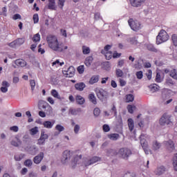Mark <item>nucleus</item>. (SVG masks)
<instances>
[{"instance_id":"obj_1","label":"nucleus","mask_w":177,"mask_h":177,"mask_svg":"<svg viewBox=\"0 0 177 177\" xmlns=\"http://www.w3.org/2000/svg\"><path fill=\"white\" fill-rule=\"evenodd\" d=\"M47 44L48 47L55 50V52H64L66 49H68L67 46H62V44L59 43L57 37L53 35H48L46 37Z\"/></svg>"},{"instance_id":"obj_2","label":"nucleus","mask_w":177,"mask_h":177,"mask_svg":"<svg viewBox=\"0 0 177 177\" xmlns=\"http://www.w3.org/2000/svg\"><path fill=\"white\" fill-rule=\"evenodd\" d=\"M109 152L111 153V156H117V154H119L124 160H128L129 156L132 155V151L129 148H121L118 152L114 149H110Z\"/></svg>"},{"instance_id":"obj_3","label":"nucleus","mask_w":177,"mask_h":177,"mask_svg":"<svg viewBox=\"0 0 177 177\" xmlns=\"http://www.w3.org/2000/svg\"><path fill=\"white\" fill-rule=\"evenodd\" d=\"M169 39V35L167 31L164 30H161L156 37V44L157 45H160L164 42H167Z\"/></svg>"},{"instance_id":"obj_4","label":"nucleus","mask_w":177,"mask_h":177,"mask_svg":"<svg viewBox=\"0 0 177 177\" xmlns=\"http://www.w3.org/2000/svg\"><path fill=\"white\" fill-rule=\"evenodd\" d=\"M160 124L162 127H164V125H169V127H172L174 123L172 122V119H171V115L167 113H164L160 119Z\"/></svg>"},{"instance_id":"obj_5","label":"nucleus","mask_w":177,"mask_h":177,"mask_svg":"<svg viewBox=\"0 0 177 177\" xmlns=\"http://www.w3.org/2000/svg\"><path fill=\"white\" fill-rule=\"evenodd\" d=\"M143 135L140 136V145L145 153V154H151V149H149V144H147V140L146 139H142Z\"/></svg>"},{"instance_id":"obj_6","label":"nucleus","mask_w":177,"mask_h":177,"mask_svg":"<svg viewBox=\"0 0 177 177\" xmlns=\"http://www.w3.org/2000/svg\"><path fill=\"white\" fill-rule=\"evenodd\" d=\"M73 154H74V151L71 152L69 150L64 151L61 160L62 164H66V162H68Z\"/></svg>"},{"instance_id":"obj_7","label":"nucleus","mask_w":177,"mask_h":177,"mask_svg":"<svg viewBox=\"0 0 177 177\" xmlns=\"http://www.w3.org/2000/svg\"><path fill=\"white\" fill-rule=\"evenodd\" d=\"M95 92L97 97L100 100H104V99H107V97H109V93L103 88L96 89Z\"/></svg>"},{"instance_id":"obj_8","label":"nucleus","mask_w":177,"mask_h":177,"mask_svg":"<svg viewBox=\"0 0 177 177\" xmlns=\"http://www.w3.org/2000/svg\"><path fill=\"white\" fill-rule=\"evenodd\" d=\"M129 25L130 26L131 30L133 31H139L140 30V23L138 21H133V19H130L128 21Z\"/></svg>"},{"instance_id":"obj_9","label":"nucleus","mask_w":177,"mask_h":177,"mask_svg":"<svg viewBox=\"0 0 177 177\" xmlns=\"http://www.w3.org/2000/svg\"><path fill=\"white\" fill-rule=\"evenodd\" d=\"M100 160H102V158L100 157L94 156V157L91 158L90 160H88V162H86L85 163V167H89V165L96 164V162L100 161Z\"/></svg>"},{"instance_id":"obj_10","label":"nucleus","mask_w":177,"mask_h":177,"mask_svg":"<svg viewBox=\"0 0 177 177\" xmlns=\"http://www.w3.org/2000/svg\"><path fill=\"white\" fill-rule=\"evenodd\" d=\"M146 0H130V3L131 6L134 8H139V6H142V3H145Z\"/></svg>"},{"instance_id":"obj_11","label":"nucleus","mask_w":177,"mask_h":177,"mask_svg":"<svg viewBox=\"0 0 177 177\" xmlns=\"http://www.w3.org/2000/svg\"><path fill=\"white\" fill-rule=\"evenodd\" d=\"M164 144L170 151H174V150H175V144L174 143V141L169 140L168 141H165Z\"/></svg>"},{"instance_id":"obj_12","label":"nucleus","mask_w":177,"mask_h":177,"mask_svg":"<svg viewBox=\"0 0 177 177\" xmlns=\"http://www.w3.org/2000/svg\"><path fill=\"white\" fill-rule=\"evenodd\" d=\"M44 152H40L39 154L33 158V162H35V164H40L41 161L44 160Z\"/></svg>"},{"instance_id":"obj_13","label":"nucleus","mask_w":177,"mask_h":177,"mask_svg":"<svg viewBox=\"0 0 177 177\" xmlns=\"http://www.w3.org/2000/svg\"><path fill=\"white\" fill-rule=\"evenodd\" d=\"M15 64L18 67H26L27 62L23 59H18L15 61Z\"/></svg>"},{"instance_id":"obj_14","label":"nucleus","mask_w":177,"mask_h":177,"mask_svg":"<svg viewBox=\"0 0 177 177\" xmlns=\"http://www.w3.org/2000/svg\"><path fill=\"white\" fill-rule=\"evenodd\" d=\"M74 74H75V69L73 66H69L66 71V77L71 78V77H74Z\"/></svg>"},{"instance_id":"obj_15","label":"nucleus","mask_w":177,"mask_h":177,"mask_svg":"<svg viewBox=\"0 0 177 177\" xmlns=\"http://www.w3.org/2000/svg\"><path fill=\"white\" fill-rule=\"evenodd\" d=\"M10 84L8 82L6 81H3L2 82V86L0 88V91L3 93H6V92H8V88H9Z\"/></svg>"},{"instance_id":"obj_16","label":"nucleus","mask_w":177,"mask_h":177,"mask_svg":"<svg viewBox=\"0 0 177 177\" xmlns=\"http://www.w3.org/2000/svg\"><path fill=\"white\" fill-rule=\"evenodd\" d=\"M50 95H53V97L55 99H58V100H63V99H64V97H62L60 95H59V93L55 89L51 90Z\"/></svg>"},{"instance_id":"obj_17","label":"nucleus","mask_w":177,"mask_h":177,"mask_svg":"<svg viewBox=\"0 0 177 177\" xmlns=\"http://www.w3.org/2000/svg\"><path fill=\"white\" fill-rule=\"evenodd\" d=\"M85 86H86L84 82H80L75 84V88L77 91H80L82 92L84 89H85Z\"/></svg>"},{"instance_id":"obj_18","label":"nucleus","mask_w":177,"mask_h":177,"mask_svg":"<svg viewBox=\"0 0 177 177\" xmlns=\"http://www.w3.org/2000/svg\"><path fill=\"white\" fill-rule=\"evenodd\" d=\"M21 41H23V39H18L17 40L13 41L12 42L8 44V46H10V48H15V46H17V45H21L22 43Z\"/></svg>"},{"instance_id":"obj_19","label":"nucleus","mask_w":177,"mask_h":177,"mask_svg":"<svg viewBox=\"0 0 177 177\" xmlns=\"http://www.w3.org/2000/svg\"><path fill=\"white\" fill-rule=\"evenodd\" d=\"M48 6L50 10H56V0H48Z\"/></svg>"},{"instance_id":"obj_20","label":"nucleus","mask_w":177,"mask_h":177,"mask_svg":"<svg viewBox=\"0 0 177 177\" xmlns=\"http://www.w3.org/2000/svg\"><path fill=\"white\" fill-rule=\"evenodd\" d=\"M82 158V155H77L73 158V160H72V168H75V165H77L78 161Z\"/></svg>"},{"instance_id":"obj_21","label":"nucleus","mask_w":177,"mask_h":177,"mask_svg":"<svg viewBox=\"0 0 177 177\" xmlns=\"http://www.w3.org/2000/svg\"><path fill=\"white\" fill-rule=\"evenodd\" d=\"M99 75H93L88 83L90 84V85H93V84H96L97 82H99Z\"/></svg>"},{"instance_id":"obj_22","label":"nucleus","mask_w":177,"mask_h":177,"mask_svg":"<svg viewBox=\"0 0 177 177\" xmlns=\"http://www.w3.org/2000/svg\"><path fill=\"white\" fill-rule=\"evenodd\" d=\"M42 109H47V113L48 114H52L53 109H52V106L49 105L47 102H44L42 105Z\"/></svg>"},{"instance_id":"obj_23","label":"nucleus","mask_w":177,"mask_h":177,"mask_svg":"<svg viewBox=\"0 0 177 177\" xmlns=\"http://www.w3.org/2000/svg\"><path fill=\"white\" fill-rule=\"evenodd\" d=\"M147 49L149 50L150 52H154L155 53H157L158 52V50L154 47V46L151 44H147L145 45Z\"/></svg>"},{"instance_id":"obj_24","label":"nucleus","mask_w":177,"mask_h":177,"mask_svg":"<svg viewBox=\"0 0 177 177\" xmlns=\"http://www.w3.org/2000/svg\"><path fill=\"white\" fill-rule=\"evenodd\" d=\"M128 127L130 132H132L133 131V128H135V123L133 122V119L129 118L128 119Z\"/></svg>"},{"instance_id":"obj_25","label":"nucleus","mask_w":177,"mask_h":177,"mask_svg":"<svg viewBox=\"0 0 177 177\" xmlns=\"http://www.w3.org/2000/svg\"><path fill=\"white\" fill-rule=\"evenodd\" d=\"M149 88L151 91V92H157L160 90V86L157 85L156 84H153L149 86Z\"/></svg>"},{"instance_id":"obj_26","label":"nucleus","mask_w":177,"mask_h":177,"mask_svg":"<svg viewBox=\"0 0 177 177\" xmlns=\"http://www.w3.org/2000/svg\"><path fill=\"white\" fill-rule=\"evenodd\" d=\"M93 62V57L89 56L86 58L84 64L87 67H89V66L92 64Z\"/></svg>"},{"instance_id":"obj_27","label":"nucleus","mask_w":177,"mask_h":177,"mask_svg":"<svg viewBox=\"0 0 177 177\" xmlns=\"http://www.w3.org/2000/svg\"><path fill=\"white\" fill-rule=\"evenodd\" d=\"M76 102L78 104H84L85 103V98L81 95H77Z\"/></svg>"},{"instance_id":"obj_28","label":"nucleus","mask_w":177,"mask_h":177,"mask_svg":"<svg viewBox=\"0 0 177 177\" xmlns=\"http://www.w3.org/2000/svg\"><path fill=\"white\" fill-rule=\"evenodd\" d=\"M82 50L83 55H89L91 53V48L86 46H82Z\"/></svg>"},{"instance_id":"obj_29","label":"nucleus","mask_w":177,"mask_h":177,"mask_svg":"<svg viewBox=\"0 0 177 177\" xmlns=\"http://www.w3.org/2000/svg\"><path fill=\"white\" fill-rule=\"evenodd\" d=\"M29 150H30V154H32V156H35V154H37V153H38V148H37V147L35 145L30 147Z\"/></svg>"},{"instance_id":"obj_30","label":"nucleus","mask_w":177,"mask_h":177,"mask_svg":"<svg viewBox=\"0 0 177 177\" xmlns=\"http://www.w3.org/2000/svg\"><path fill=\"white\" fill-rule=\"evenodd\" d=\"M88 99L93 104H97V101H96V97L95 96L94 94H89L88 95Z\"/></svg>"},{"instance_id":"obj_31","label":"nucleus","mask_w":177,"mask_h":177,"mask_svg":"<svg viewBox=\"0 0 177 177\" xmlns=\"http://www.w3.org/2000/svg\"><path fill=\"white\" fill-rule=\"evenodd\" d=\"M173 168L177 172V153L174 154L173 157Z\"/></svg>"},{"instance_id":"obj_32","label":"nucleus","mask_w":177,"mask_h":177,"mask_svg":"<svg viewBox=\"0 0 177 177\" xmlns=\"http://www.w3.org/2000/svg\"><path fill=\"white\" fill-rule=\"evenodd\" d=\"M108 138L111 139V140H117L118 138H120V135L118 133H111L108 135Z\"/></svg>"},{"instance_id":"obj_33","label":"nucleus","mask_w":177,"mask_h":177,"mask_svg":"<svg viewBox=\"0 0 177 177\" xmlns=\"http://www.w3.org/2000/svg\"><path fill=\"white\" fill-rule=\"evenodd\" d=\"M135 100V97L132 94L126 95V103H131L133 100Z\"/></svg>"},{"instance_id":"obj_34","label":"nucleus","mask_w":177,"mask_h":177,"mask_svg":"<svg viewBox=\"0 0 177 177\" xmlns=\"http://www.w3.org/2000/svg\"><path fill=\"white\" fill-rule=\"evenodd\" d=\"M43 125L44 128H48V129H50V128L53 127V123L50 121H45L43 123Z\"/></svg>"},{"instance_id":"obj_35","label":"nucleus","mask_w":177,"mask_h":177,"mask_svg":"<svg viewBox=\"0 0 177 177\" xmlns=\"http://www.w3.org/2000/svg\"><path fill=\"white\" fill-rule=\"evenodd\" d=\"M160 147H161V144L159 143L157 141H153V145H152V149L153 150H158V149H160Z\"/></svg>"},{"instance_id":"obj_36","label":"nucleus","mask_w":177,"mask_h":177,"mask_svg":"<svg viewBox=\"0 0 177 177\" xmlns=\"http://www.w3.org/2000/svg\"><path fill=\"white\" fill-rule=\"evenodd\" d=\"M102 55H104L106 60H110V59H112L113 57V52L111 51H106L104 53H102Z\"/></svg>"},{"instance_id":"obj_37","label":"nucleus","mask_w":177,"mask_h":177,"mask_svg":"<svg viewBox=\"0 0 177 177\" xmlns=\"http://www.w3.org/2000/svg\"><path fill=\"white\" fill-rule=\"evenodd\" d=\"M170 77L173 78V80H177V70L176 69H173L170 71L169 74Z\"/></svg>"},{"instance_id":"obj_38","label":"nucleus","mask_w":177,"mask_h":177,"mask_svg":"<svg viewBox=\"0 0 177 177\" xmlns=\"http://www.w3.org/2000/svg\"><path fill=\"white\" fill-rule=\"evenodd\" d=\"M111 115H114V117H117V108L115 107V105L113 104L112 107L110 110Z\"/></svg>"},{"instance_id":"obj_39","label":"nucleus","mask_w":177,"mask_h":177,"mask_svg":"<svg viewBox=\"0 0 177 177\" xmlns=\"http://www.w3.org/2000/svg\"><path fill=\"white\" fill-rule=\"evenodd\" d=\"M165 172V167L164 166H161L160 167L158 168L156 170L157 175H162Z\"/></svg>"},{"instance_id":"obj_40","label":"nucleus","mask_w":177,"mask_h":177,"mask_svg":"<svg viewBox=\"0 0 177 177\" xmlns=\"http://www.w3.org/2000/svg\"><path fill=\"white\" fill-rule=\"evenodd\" d=\"M115 74H116L117 78H121L124 77V72L121 69H116Z\"/></svg>"},{"instance_id":"obj_41","label":"nucleus","mask_w":177,"mask_h":177,"mask_svg":"<svg viewBox=\"0 0 177 177\" xmlns=\"http://www.w3.org/2000/svg\"><path fill=\"white\" fill-rule=\"evenodd\" d=\"M127 110L130 114H133V110H136V106L135 105H128Z\"/></svg>"},{"instance_id":"obj_42","label":"nucleus","mask_w":177,"mask_h":177,"mask_svg":"<svg viewBox=\"0 0 177 177\" xmlns=\"http://www.w3.org/2000/svg\"><path fill=\"white\" fill-rule=\"evenodd\" d=\"M32 41L33 42H39V41H41V35L39 33H37L33 36Z\"/></svg>"},{"instance_id":"obj_43","label":"nucleus","mask_w":177,"mask_h":177,"mask_svg":"<svg viewBox=\"0 0 177 177\" xmlns=\"http://www.w3.org/2000/svg\"><path fill=\"white\" fill-rule=\"evenodd\" d=\"M24 156H25L24 153H21L19 155H15V161H21V160H23Z\"/></svg>"},{"instance_id":"obj_44","label":"nucleus","mask_w":177,"mask_h":177,"mask_svg":"<svg viewBox=\"0 0 177 177\" xmlns=\"http://www.w3.org/2000/svg\"><path fill=\"white\" fill-rule=\"evenodd\" d=\"M64 64V62H60L59 59H57L54 62H53L52 66H55L56 67H59V66H63Z\"/></svg>"},{"instance_id":"obj_45","label":"nucleus","mask_w":177,"mask_h":177,"mask_svg":"<svg viewBox=\"0 0 177 177\" xmlns=\"http://www.w3.org/2000/svg\"><path fill=\"white\" fill-rule=\"evenodd\" d=\"M12 146H15V147H19V145H21V141L17 139V141L12 140L11 142Z\"/></svg>"},{"instance_id":"obj_46","label":"nucleus","mask_w":177,"mask_h":177,"mask_svg":"<svg viewBox=\"0 0 177 177\" xmlns=\"http://www.w3.org/2000/svg\"><path fill=\"white\" fill-rule=\"evenodd\" d=\"M162 97L163 100H167V99H169V93L168 92H163L162 93Z\"/></svg>"},{"instance_id":"obj_47","label":"nucleus","mask_w":177,"mask_h":177,"mask_svg":"<svg viewBox=\"0 0 177 177\" xmlns=\"http://www.w3.org/2000/svg\"><path fill=\"white\" fill-rule=\"evenodd\" d=\"M30 135H37L38 133V127H35L30 130Z\"/></svg>"},{"instance_id":"obj_48","label":"nucleus","mask_w":177,"mask_h":177,"mask_svg":"<svg viewBox=\"0 0 177 177\" xmlns=\"http://www.w3.org/2000/svg\"><path fill=\"white\" fill-rule=\"evenodd\" d=\"M171 40L174 46H177V35L174 34L171 35Z\"/></svg>"},{"instance_id":"obj_49","label":"nucleus","mask_w":177,"mask_h":177,"mask_svg":"<svg viewBox=\"0 0 177 177\" xmlns=\"http://www.w3.org/2000/svg\"><path fill=\"white\" fill-rule=\"evenodd\" d=\"M136 75L138 80H142V78H143V72L142 71H138L136 72Z\"/></svg>"},{"instance_id":"obj_50","label":"nucleus","mask_w":177,"mask_h":177,"mask_svg":"<svg viewBox=\"0 0 177 177\" xmlns=\"http://www.w3.org/2000/svg\"><path fill=\"white\" fill-rule=\"evenodd\" d=\"M56 131H58V132H63L64 131V127L60 125V124H57L55 127Z\"/></svg>"},{"instance_id":"obj_51","label":"nucleus","mask_w":177,"mask_h":177,"mask_svg":"<svg viewBox=\"0 0 177 177\" xmlns=\"http://www.w3.org/2000/svg\"><path fill=\"white\" fill-rule=\"evenodd\" d=\"M24 165L25 167H31V165H32V160L30 159L26 160L24 162Z\"/></svg>"},{"instance_id":"obj_52","label":"nucleus","mask_w":177,"mask_h":177,"mask_svg":"<svg viewBox=\"0 0 177 177\" xmlns=\"http://www.w3.org/2000/svg\"><path fill=\"white\" fill-rule=\"evenodd\" d=\"M109 49H111V46L108 44L105 46L104 50H102L101 53H106V52H110V50H109Z\"/></svg>"},{"instance_id":"obj_53","label":"nucleus","mask_w":177,"mask_h":177,"mask_svg":"<svg viewBox=\"0 0 177 177\" xmlns=\"http://www.w3.org/2000/svg\"><path fill=\"white\" fill-rule=\"evenodd\" d=\"M95 117H99L100 115V109L99 108H95L93 111Z\"/></svg>"},{"instance_id":"obj_54","label":"nucleus","mask_w":177,"mask_h":177,"mask_svg":"<svg viewBox=\"0 0 177 177\" xmlns=\"http://www.w3.org/2000/svg\"><path fill=\"white\" fill-rule=\"evenodd\" d=\"M48 138H49V136H48V134L45 133V131H41L40 138H41L44 140H46V139H48Z\"/></svg>"},{"instance_id":"obj_55","label":"nucleus","mask_w":177,"mask_h":177,"mask_svg":"<svg viewBox=\"0 0 177 177\" xmlns=\"http://www.w3.org/2000/svg\"><path fill=\"white\" fill-rule=\"evenodd\" d=\"M66 0H58V6L60 9H63Z\"/></svg>"},{"instance_id":"obj_56","label":"nucleus","mask_w":177,"mask_h":177,"mask_svg":"<svg viewBox=\"0 0 177 177\" xmlns=\"http://www.w3.org/2000/svg\"><path fill=\"white\" fill-rule=\"evenodd\" d=\"M33 21L35 24H37V23H38V21H39V17L38 16V14H35L33 15Z\"/></svg>"},{"instance_id":"obj_57","label":"nucleus","mask_w":177,"mask_h":177,"mask_svg":"<svg viewBox=\"0 0 177 177\" xmlns=\"http://www.w3.org/2000/svg\"><path fill=\"white\" fill-rule=\"evenodd\" d=\"M146 75L149 80H151V75H153V71L151 70H148L147 73H146Z\"/></svg>"},{"instance_id":"obj_58","label":"nucleus","mask_w":177,"mask_h":177,"mask_svg":"<svg viewBox=\"0 0 177 177\" xmlns=\"http://www.w3.org/2000/svg\"><path fill=\"white\" fill-rule=\"evenodd\" d=\"M30 85L31 86L32 91H34V89H35V80H30Z\"/></svg>"},{"instance_id":"obj_59","label":"nucleus","mask_w":177,"mask_h":177,"mask_svg":"<svg viewBox=\"0 0 177 177\" xmlns=\"http://www.w3.org/2000/svg\"><path fill=\"white\" fill-rule=\"evenodd\" d=\"M60 33L62 37L67 38V30L64 29H60Z\"/></svg>"},{"instance_id":"obj_60","label":"nucleus","mask_w":177,"mask_h":177,"mask_svg":"<svg viewBox=\"0 0 177 177\" xmlns=\"http://www.w3.org/2000/svg\"><path fill=\"white\" fill-rule=\"evenodd\" d=\"M130 43L132 45H138V42L136 37H132L130 39Z\"/></svg>"},{"instance_id":"obj_61","label":"nucleus","mask_w":177,"mask_h":177,"mask_svg":"<svg viewBox=\"0 0 177 177\" xmlns=\"http://www.w3.org/2000/svg\"><path fill=\"white\" fill-rule=\"evenodd\" d=\"M156 82H161V75L158 73H156V77L155 79Z\"/></svg>"},{"instance_id":"obj_62","label":"nucleus","mask_w":177,"mask_h":177,"mask_svg":"<svg viewBox=\"0 0 177 177\" xmlns=\"http://www.w3.org/2000/svg\"><path fill=\"white\" fill-rule=\"evenodd\" d=\"M69 113L72 114V115H77L78 114V111L77 109H69Z\"/></svg>"},{"instance_id":"obj_63","label":"nucleus","mask_w":177,"mask_h":177,"mask_svg":"<svg viewBox=\"0 0 177 177\" xmlns=\"http://www.w3.org/2000/svg\"><path fill=\"white\" fill-rule=\"evenodd\" d=\"M166 84L167 85H174V80L171 78H167L166 80Z\"/></svg>"},{"instance_id":"obj_64","label":"nucleus","mask_w":177,"mask_h":177,"mask_svg":"<svg viewBox=\"0 0 177 177\" xmlns=\"http://www.w3.org/2000/svg\"><path fill=\"white\" fill-rule=\"evenodd\" d=\"M103 131L104 132H109L110 131V127L108 124H104Z\"/></svg>"}]
</instances>
